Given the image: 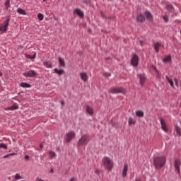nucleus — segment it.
I'll list each match as a JSON object with an SVG mask.
<instances>
[{
	"mask_svg": "<svg viewBox=\"0 0 181 181\" xmlns=\"http://www.w3.org/2000/svg\"><path fill=\"white\" fill-rule=\"evenodd\" d=\"M153 163L156 169H161V168H163L166 163V157H156L153 159Z\"/></svg>",
	"mask_w": 181,
	"mask_h": 181,
	"instance_id": "obj_1",
	"label": "nucleus"
},
{
	"mask_svg": "<svg viewBox=\"0 0 181 181\" xmlns=\"http://www.w3.org/2000/svg\"><path fill=\"white\" fill-rule=\"evenodd\" d=\"M103 164L105 168L109 170H112V168H114V161L109 157L105 156L102 159Z\"/></svg>",
	"mask_w": 181,
	"mask_h": 181,
	"instance_id": "obj_2",
	"label": "nucleus"
},
{
	"mask_svg": "<svg viewBox=\"0 0 181 181\" xmlns=\"http://www.w3.org/2000/svg\"><path fill=\"white\" fill-rule=\"evenodd\" d=\"M10 22H11V18H9V17H7L6 21L3 22L2 24L0 25V32H2V33H6Z\"/></svg>",
	"mask_w": 181,
	"mask_h": 181,
	"instance_id": "obj_3",
	"label": "nucleus"
},
{
	"mask_svg": "<svg viewBox=\"0 0 181 181\" xmlns=\"http://www.w3.org/2000/svg\"><path fill=\"white\" fill-rule=\"evenodd\" d=\"M74 136H76V133L74 131L67 132L65 134V137H64L66 142L67 144H69V142H71Z\"/></svg>",
	"mask_w": 181,
	"mask_h": 181,
	"instance_id": "obj_4",
	"label": "nucleus"
},
{
	"mask_svg": "<svg viewBox=\"0 0 181 181\" xmlns=\"http://www.w3.org/2000/svg\"><path fill=\"white\" fill-rule=\"evenodd\" d=\"M89 141H90V137L88 135H83L79 139L78 144L79 146L83 145V146H86V145L88 144Z\"/></svg>",
	"mask_w": 181,
	"mask_h": 181,
	"instance_id": "obj_5",
	"label": "nucleus"
},
{
	"mask_svg": "<svg viewBox=\"0 0 181 181\" xmlns=\"http://www.w3.org/2000/svg\"><path fill=\"white\" fill-rule=\"evenodd\" d=\"M127 90L121 87L119 88H112L110 90V93L111 94H118V93H122L123 94H124V93H126Z\"/></svg>",
	"mask_w": 181,
	"mask_h": 181,
	"instance_id": "obj_6",
	"label": "nucleus"
},
{
	"mask_svg": "<svg viewBox=\"0 0 181 181\" xmlns=\"http://www.w3.org/2000/svg\"><path fill=\"white\" fill-rule=\"evenodd\" d=\"M175 170L176 173H180L181 160L179 158L175 159L174 162Z\"/></svg>",
	"mask_w": 181,
	"mask_h": 181,
	"instance_id": "obj_7",
	"label": "nucleus"
},
{
	"mask_svg": "<svg viewBox=\"0 0 181 181\" xmlns=\"http://www.w3.org/2000/svg\"><path fill=\"white\" fill-rule=\"evenodd\" d=\"M23 76L24 77H35V76H37V73L35 70H30L28 72L23 73Z\"/></svg>",
	"mask_w": 181,
	"mask_h": 181,
	"instance_id": "obj_8",
	"label": "nucleus"
},
{
	"mask_svg": "<svg viewBox=\"0 0 181 181\" xmlns=\"http://www.w3.org/2000/svg\"><path fill=\"white\" fill-rule=\"evenodd\" d=\"M139 62V58L138 55L134 54L132 58L131 64L134 66V67H136L138 66V63Z\"/></svg>",
	"mask_w": 181,
	"mask_h": 181,
	"instance_id": "obj_9",
	"label": "nucleus"
},
{
	"mask_svg": "<svg viewBox=\"0 0 181 181\" xmlns=\"http://www.w3.org/2000/svg\"><path fill=\"white\" fill-rule=\"evenodd\" d=\"M160 125H161V129L164 132L168 133V126L166 125V122H165V119H163V118L160 119Z\"/></svg>",
	"mask_w": 181,
	"mask_h": 181,
	"instance_id": "obj_10",
	"label": "nucleus"
},
{
	"mask_svg": "<svg viewBox=\"0 0 181 181\" xmlns=\"http://www.w3.org/2000/svg\"><path fill=\"white\" fill-rule=\"evenodd\" d=\"M80 77L81 80L84 81V83H87V81H88V75L86 72H81Z\"/></svg>",
	"mask_w": 181,
	"mask_h": 181,
	"instance_id": "obj_11",
	"label": "nucleus"
},
{
	"mask_svg": "<svg viewBox=\"0 0 181 181\" xmlns=\"http://www.w3.org/2000/svg\"><path fill=\"white\" fill-rule=\"evenodd\" d=\"M74 13H76L79 18H84V13L83 11L80 10V8H76L74 11Z\"/></svg>",
	"mask_w": 181,
	"mask_h": 181,
	"instance_id": "obj_12",
	"label": "nucleus"
},
{
	"mask_svg": "<svg viewBox=\"0 0 181 181\" xmlns=\"http://www.w3.org/2000/svg\"><path fill=\"white\" fill-rule=\"evenodd\" d=\"M160 47H163V45L160 42L154 44V49L156 53H159V49H160Z\"/></svg>",
	"mask_w": 181,
	"mask_h": 181,
	"instance_id": "obj_13",
	"label": "nucleus"
},
{
	"mask_svg": "<svg viewBox=\"0 0 181 181\" xmlns=\"http://www.w3.org/2000/svg\"><path fill=\"white\" fill-rule=\"evenodd\" d=\"M127 173H128V164L124 163V164L123 172H122L123 177H127Z\"/></svg>",
	"mask_w": 181,
	"mask_h": 181,
	"instance_id": "obj_14",
	"label": "nucleus"
},
{
	"mask_svg": "<svg viewBox=\"0 0 181 181\" xmlns=\"http://www.w3.org/2000/svg\"><path fill=\"white\" fill-rule=\"evenodd\" d=\"M145 15L148 21H150L151 22L153 21V16L152 15V13H151V12L146 11Z\"/></svg>",
	"mask_w": 181,
	"mask_h": 181,
	"instance_id": "obj_15",
	"label": "nucleus"
},
{
	"mask_svg": "<svg viewBox=\"0 0 181 181\" xmlns=\"http://www.w3.org/2000/svg\"><path fill=\"white\" fill-rule=\"evenodd\" d=\"M139 79H140V84L141 86H144L145 81H146V77H145L144 75L140 74L139 75Z\"/></svg>",
	"mask_w": 181,
	"mask_h": 181,
	"instance_id": "obj_16",
	"label": "nucleus"
},
{
	"mask_svg": "<svg viewBox=\"0 0 181 181\" xmlns=\"http://www.w3.org/2000/svg\"><path fill=\"white\" fill-rule=\"evenodd\" d=\"M54 71L56 74H58V76H63V74H64V69H59L55 68Z\"/></svg>",
	"mask_w": 181,
	"mask_h": 181,
	"instance_id": "obj_17",
	"label": "nucleus"
},
{
	"mask_svg": "<svg viewBox=\"0 0 181 181\" xmlns=\"http://www.w3.org/2000/svg\"><path fill=\"white\" fill-rule=\"evenodd\" d=\"M58 60H59V66H61V67H66V62L64 61V59L62 57H59Z\"/></svg>",
	"mask_w": 181,
	"mask_h": 181,
	"instance_id": "obj_18",
	"label": "nucleus"
},
{
	"mask_svg": "<svg viewBox=\"0 0 181 181\" xmlns=\"http://www.w3.org/2000/svg\"><path fill=\"white\" fill-rule=\"evenodd\" d=\"M137 21L138 22H145V16L144 14H139L137 16Z\"/></svg>",
	"mask_w": 181,
	"mask_h": 181,
	"instance_id": "obj_19",
	"label": "nucleus"
},
{
	"mask_svg": "<svg viewBox=\"0 0 181 181\" xmlns=\"http://www.w3.org/2000/svg\"><path fill=\"white\" fill-rule=\"evenodd\" d=\"M86 112L89 115H93L94 114V110H93V108L91 107L86 106Z\"/></svg>",
	"mask_w": 181,
	"mask_h": 181,
	"instance_id": "obj_20",
	"label": "nucleus"
},
{
	"mask_svg": "<svg viewBox=\"0 0 181 181\" xmlns=\"http://www.w3.org/2000/svg\"><path fill=\"white\" fill-rule=\"evenodd\" d=\"M172 62V57L170 55L167 56L165 58L163 59V63H170Z\"/></svg>",
	"mask_w": 181,
	"mask_h": 181,
	"instance_id": "obj_21",
	"label": "nucleus"
},
{
	"mask_svg": "<svg viewBox=\"0 0 181 181\" xmlns=\"http://www.w3.org/2000/svg\"><path fill=\"white\" fill-rule=\"evenodd\" d=\"M128 124L130 127L131 125H135V124H136V120L132 117H129Z\"/></svg>",
	"mask_w": 181,
	"mask_h": 181,
	"instance_id": "obj_22",
	"label": "nucleus"
},
{
	"mask_svg": "<svg viewBox=\"0 0 181 181\" xmlns=\"http://www.w3.org/2000/svg\"><path fill=\"white\" fill-rule=\"evenodd\" d=\"M43 64L47 69H52V62L50 61H45Z\"/></svg>",
	"mask_w": 181,
	"mask_h": 181,
	"instance_id": "obj_23",
	"label": "nucleus"
},
{
	"mask_svg": "<svg viewBox=\"0 0 181 181\" xmlns=\"http://www.w3.org/2000/svg\"><path fill=\"white\" fill-rule=\"evenodd\" d=\"M20 86H21L23 88H30L31 87L30 84L25 82L21 83Z\"/></svg>",
	"mask_w": 181,
	"mask_h": 181,
	"instance_id": "obj_24",
	"label": "nucleus"
},
{
	"mask_svg": "<svg viewBox=\"0 0 181 181\" xmlns=\"http://www.w3.org/2000/svg\"><path fill=\"white\" fill-rule=\"evenodd\" d=\"M165 78L168 81V83H170V86H171V87H174L175 84L173 83V80L172 78H169L168 76H166Z\"/></svg>",
	"mask_w": 181,
	"mask_h": 181,
	"instance_id": "obj_25",
	"label": "nucleus"
},
{
	"mask_svg": "<svg viewBox=\"0 0 181 181\" xmlns=\"http://www.w3.org/2000/svg\"><path fill=\"white\" fill-rule=\"evenodd\" d=\"M136 117H139V118H142L144 117V112L142 110H138L136 112Z\"/></svg>",
	"mask_w": 181,
	"mask_h": 181,
	"instance_id": "obj_26",
	"label": "nucleus"
},
{
	"mask_svg": "<svg viewBox=\"0 0 181 181\" xmlns=\"http://www.w3.org/2000/svg\"><path fill=\"white\" fill-rule=\"evenodd\" d=\"M4 5L6 10L9 9L11 8V0H6Z\"/></svg>",
	"mask_w": 181,
	"mask_h": 181,
	"instance_id": "obj_27",
	"label": "nucleus"
},
{
	"mask_svg": "<svg viewBox=\"0 0 181 181\" xmlns=\"http://www.w3.org/2000/svg\"><path fill=\"white\" fill-rule=\"evenodd\" d=\"M14 179L13 181L20 180V179H22V176H21V174L17 173L13 177Z\"/></svg>",
	"mask_w": 181,
	"mask_h": 181,
	"instance_id": "obj_28",
	"label": "nucleus"
},
{
	"mask_svg": "<svg viewBox=\"0 0 181 181\" xmlns=\"http://www.w3.org/2000/svg\"><path fill=\"white\" fill-rule=\"evenodd\" d=\"M11 111H15V110H18L19 108V105L17 103H14L13 105L10 106Z\"/></svg>",
	"mask_w": 181,
	"mask_h": 181,
	"instance_id": "obj_29",
	"label": "nucleus"
},
{
	"mask_svg": "<svg viewBox=\"0 0 181 181\" xmlns=\"http://www.w3.org/2000/svg\"><path fill=\"white\" fill-rule=\"evenodd\" d=\"M165 9H168V11H170V12H173L174 11L173 6H172L171 4L165 6Z\"/></svg>",
	"mask_w": 181,
	"mask_h": 181,
	"instance_id": "obj_30",
	"label": "nucleus"
},
{
	"mask_svg": "<svg viewBox=\"0 0 181 181\" xmlns=\"http://www.w3.org/2000/svg\"><path fill=\"white\" fill-rule=\"evenodd\" d=\"M17 13H19L20 15H27V13L25 12V10L22 8H18Z\"/></svg>",
	"mask_w": 181,
	"mask_h": 181,
	"instance_id": "obj_31",
	"label": "nucleus"
},
{
	"mask_svg": "<svg viewBox=\"0 0 181 181\" xmlns=\"http://www.w3.org/2000/svg\"><path fill=\"white\" fill-rule=\"evenodd\" d=\"M175 131L177 134L178 135V136H181V129L180 127H179V126H175Z\"/></svg>",
	"mask_w": 181,
	"mask_h": 181,
	"instance_id": "obj_32",
	"label": "nucleus"
},
{
	"mask_svg": "<svg viewBox=\"0 0 181 181\" xmlns=\"http://www.w3.org/2000/svg\"><path fill=\"white\" fill-rule=\"evenodd\" d=\"M25 57L27 59H36V52H35L33 55H29V54H26Z\"/></svg>",
	"mask_w": 181,
	"mask_h": 181,
	"instance_id": "obj_33",
	"label": "nucleus"
},
{
	"mask_svg": "<svg viewBox=\"0 0 181 181\" xmlns=\"http://www.w3.org/2000/svg\"><path fill=\"white\" fill-rule=\"evenodd\" d=\"M49 155L50 159H53V158H56V153H54V151H49Z\"/></svg>",
	"mask_w": 181,
	"mask_h": 181,
	"instance_id": "obj_34",
	"label": "nucleus"
},
{
	"mask_svg": "<svg viewBox=\"0 0 181 181\" xmlns=\"http://www.w3.org/2000/svg\"><path fill=\"white\" fill-rule=\"evenodd\" d=\"M37 18H38V20L40 21V22H42V21H43L45 16H43V14L40 13L37 14Z\"/></svg>",
	"mask_w": 181,
	"mask_h": 181,
	"instance_id": "obj_35",
	"label": "nucleus"
},
{
	"mask_svg": "<svg viewBox=\"0 0 181 181\" xmlns=\"http://www.w3.org/2000/svg\"><path fill=\"white\" fill-rule=\"evenodd\" d=\"M0 148H4V149H8V145H6L4 143H1V144H0Z\"/></svg>",
	"mask_w": 181,
	"mask_h": 181,
	"instance_id": "obj_36",
	"label": "nucleus"
},
{
	"mask_svg": "<svg viewBox=\"0 0 181 181\" xmlns=\"http://www.w3.org/2000/svg\"><path fill=\"white\" fill-rule=\"evenodd\" d=\"M174 81L176 87H179V80L177 78H174Z\"/></svg>",
	"mask_w": 181,
	"mask_h": 181,
	"instance_id": "obj_37",
	"label": "nucleus"
},
{
	"mask_svg": "<svg viewBox=\"0 0 181 181\" xmlns=\"http://www.w3.org/2000/svg\"><path fill=\"white\" fill-rule=\"evenodd\" d=\"M163 19L164 22H168L169 21V17L168 16H163Z\"/></svg>",
	"mask_w": 181,
	"mask_h": 181,
	"instance_id": "obj_38",
	"label": "nucleus"
},
{
	"mask_svg": "<svg viewBox=\"0 0 181 181\" xmlns=\"http://www.w3.org/2000/svg\"><path fill=\"white\" fill-rule=\"evenodd\" d=\"M103 76L105 77H111V73H104Z\"/></svg>",
	"mask_w": 181,
	"mask_h": 181,
	"instance_id": "obj_39",
	"label": "nucleus"
},
{
	"mask_svg": "<svg viewBox=\"0 0 181 181\" xmlns=\"http://www.w3.org/2000/svg\"><path fill=\"white\" fill-rule=\"evenodd\" d=\"M4 110L6 111H12L11 109V107H6Z\"/></svg>",
	"mask_w": 181,
	"mask_h": 181,
	"instance_id": "obj_40",
	"label": "nucleus"
},
{
	"mask_svg": "<svg viewBox=\"0 0 181 181\" xmlns=\"http://www.w3.org/2000/svg\"><path fill=\"white\" fill-rule=\"evenodd\" d=\"M35 181H45V180H43L42 178H40V177H37L36 178V180H35Z\"/></svg>",
	"mask_w": 181,
	"mask_h": 181,
	"instance_id": "obj_41",
	"label": "nucleus"
},
{
	"mask_svg": "<svg viewBox=\"0 0 181 181\" xmlns=\"http://www.w3.org/2000/svg\"><path fill=\"white\" fill-rule=\"evenodd\" d=\"M25 160H29V156L26 155L25 156Z\"/></svg>",
	"mask_w": 181,
	"mask_h": 181,
	"instance_id": "obj_42",
	"label": "nucleus"
},
{
	"mask_svg": "<svg viewBox=\"0 0 181 181\" xmlns=\"http://www.w3.org/2000/svg\"><path fill=\"white\" fill-rule=\"evenodd\" d=\"M69 181H76V177H72L69 180Z\"/></svg>",
	"mask_w": 181,
	"mask_h": 181,
	"instance_id": "obj_43",
	"label": "nucleus"
},
{
	"mask_svg": "<svg viewBox=\"0 0 181 181\" xmlns=\"http://www.w3.org/2000/svg\"><path fill=\"white\" fill-rule=\"evenodd\" d=\"M11 156L10 154H7L6 156H4V159L6 158H9Z\"/></svg>",
	"mask_w": 181,
	"mask_h": 181,
	"instance_id": "obj_44",
	"label": "nucleus"
},
{
	"mask_svg": "<svg viewBox=\"0 0 181 181\" xmlns=\"http://www.w3.org/2000/svg\"><path fill=\"white\" fill-rule=\"evenodd\" d=\"M15 155V153H10V156H13Z\"/></svg>",
	"mask_w": 181,
	"mask_h": 181,
	"instance_id": "obj_45",
	"label": "nucleus"
},
{
	"mask_svg": "<svg viewBox=\"0 0 181 181\" xmlns=\"http://www.w3.org/2000/svg\"><path fill=\"white\" fill-rule=\"evenodd\" d=\"M61 104L62 105H64V101H62Z\"/></svg>",
	"mask_w": 181,
	"mask_h": 181,
	"instance_id": "obj_46",
	"label": "nucleus"
},
{
	"mask_svg": "<svg viewBox=\"0 0 181 181\" xmlns=\"http://www.w3.org/2000/svg\"><path fill=\"white\" fill-rule=\"evenodd\" d=\"M2 76H3L2 72H0V77H2Z\"/></svg>",
	"mask_w": 181,
	"mask_h": 181,
	"instance_id": "obj_47",
	"label": "nucleus"
},
{
	"mask_svg": "<svg viewBox=\"0 0 181 181\" xmlns=\"http://www.w3.org/2000/svg\"><path fill=\"white\" fill-rule=\"evenodd\" d=\"M50 173H53V169H51V170H50Z\"/></svg>",
	"mask_w": 181,
	"mask_h": 181,
	"instance_id": "obj_48",
	"label": "nucleus"
},
{
	"mask_svg": "<svg viewBox=\"0 0 181 181\" xmlns=\"http://www.w3.org/2000/svg\"><path fill=\"white\" fill-rule=\"evenodd\" d=\"M40 148H42V147L43 146V145L40 144Z\"/></svg>",
	"mask_w": 181,
	"mask_h": 181,
	"instance_id": "obj_49",
	"label": "nucleus"
},
{
	"mask_svg": "<svg viewBox=\"0 0 181 181\" xmlns=\"http://www.w3.org/2000/svg\"><path fill=\"white\" fill-rule=\"evenodd\" d=\"M46 1V0H43V2Z\"/></svg>",
	"mask_w": 181,
	"mask_h": 181,
	"instance_id": "obj_50",
	"label": "nucleus"
}]
</instances>
